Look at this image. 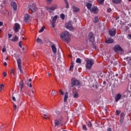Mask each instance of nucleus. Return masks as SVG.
<instances>
[{
    "mask_svg": "<svg viewBox=\"0 0 131 131\" xmlns=\"http://www.w3.org/2000/svg\"><path fill=\"white\" fill-rule=\"evenodd\" d=\"M71 35L69 34V32L64 31L61 33L60 38L63 41H67L68 42L70 40Z\"/></svg>",
    "mask_w": 131,
    "mask_h": 131,
    "instance_id": "nucleus-1",
    "label": "nucleus"
},
{
    "mask_svg": "<svg viewBox=\"0 0 131 131\" xmlns=\"http://www.w3.org/2000/svg\"><path fill=\"white\" fill-rule=\"evenodd\" d=\"M85 62L86 63L85 66L86 68L89 70H91V69H92L93 65H94V64L95 63L94 60H93V59H86Z\"/></svg>",
    "mask_w": 131,
    "mask_h": 131,
    "instance_id": "nucleus-2",
    "label": "nucleus"
},
{
    "mask_svg": "<svg viewBox=\"0 0 131 131\" xmlns=\"http://www.w3.org/2000/svg\"><path fill=\"white\" fill-rule=\"evenodd\" d=\"M88 39L93 43V42H95V35L93 32H90L88 35Z\"/></svg>",
    "mask_w": 131,
    "mask_h": 131,
    "instance_id": "nucleus-3",
    "label": "nucleus"
},
{
    "mask_svg": "<svg viewBox=\"0 0 131 131\" xmlns=\"http://www.w3.org/2000/svg\"><path fill=\"white\" fill-rule=\"evenodd\" d=\"M80 82L76 79L73 78L72 79V86H77L80 84Z\"/></svg>",
    "mask_w": 131,
    "mask_h": 131,
    "instance_id": "nucleus-4",
    "label": "nucleus"
},
{
    "mask_svg": "<svg viewBox=\"0 0 131 131\" xmlns=\"http://www.w3.org/2000/svg\"><path fill=\"white\" fill-rule=\"evenodd\" d=\"M57 19H58V15H55L53 17L52 20L51 21V24L53 27V28H55L56 25V21H57Z\"/></svg>",
    "mask_w": 131,
    "mask_h": 131,
    "instance_id": "nucleus-5",
    "label": "nucleus"
},
{
    "mask_svg": "<svg viewBox=\"0 0 131 131\" xmlns=\"http://www.w3.org/2000/svg\"><path fill=\"white\" fill-rule=\"evenodd\" d=\"M29 9L34 12L36 10V6H35V4L33 3H30L29 5Z\"/></svg>",
    "mask_w": 131,
    "mask_h": 131,
    "instance_id": "nucleus-6",
    "label": "nucleus"
},
{
    "mask_svg": "<svg viewBox=\"0 0 131 131\" xmlns=\"http://www.w3.org/2000/svg\"><path fill=\"white\" fill-rule=\"evenodd\" d=\"M21 27L20 26V25H19V24L18 23H16L14 25V27L13 28V30L14 31V32L17 33L18 32V31H19V30H20Z\"/></svg>",
    "mask_w": 131,
    "mask_h": 131,
    "instance_id": "nucleus-7",
    "label": "nucleus"
},
{
    "mask_svg": "<svg viewBox=\"0 0 131 131\" xmlns=\"http://www.w3.org/2000/svg\"><path fill=\"white\" fill-rule=\"evenodd\" d=\"M114 50L116 53H118V52H121L122 51V49L119 45L115 46Z\"/></svg>",
    "mask_w": 131,
    "mask_h": 131,
    "instance_id": "nucleus-8",
    "label": "nucleus"
},
{
    "mask_svg": "<svg viewBox=\"0 0 131 131\" xmlns=\"http://www.w3.org/2000/svg\"><path fill=\"white\" fill-rule=\"evenodd\" d=\"M110 36H115L116 34V29H112L108 31Z\"/></svg>",
    "mask_w": 131,
    "mask_h": 131,
    "instance_id": "nucleus-9",
    "label": "nucleus"
},
{
    "mask_svg": "<svg viewBox=\"0 0 131 131\" xmlns=\"http://www.w3.org/2000/svg\"><path fill=\"white\" fill-rule=\"evenodd\" d=\"M67 28L69 30H73V27H72V21H69L67 24Z\"/></svg>",
    "mask_w": 131,
    "mask_h": 131,
    "instance_id": "nucleus-10",
    "label": "nucleus"
},
{
    "mask_svg": "<svg viewBox=\"0 0 131 131\" xmlns=\"http://www.w3.org/2000/svg\"><path fill=\"white\" fill-rule=\"evenodd\" d=\"M90 12L91 13H94V14H98V12H99L98 7L95 6L94 7L91 8V9H90Z\"/></svg>",
    "mask_w": 131,
    "mask_h": 131,
    "instance_id": "nucleus-11",
    "label": "nucleus"
},
{
    "mask_svg": "<svg viewBox=\"0 0 131 131\" xmlns=\"http://www.w3.org/2000/svg\"><path fill=\"white\" fill-rule=\"evenodd\" d=\"M11 6L12 9L14 11H17V3H16L14 2H12L11 3Z\"/></svg>",
    "mask_w": 131,
    "mask_h": 131,
    "instance_id": "nucleus-12",
    "label": "nucleus"
},
{
    "mask_svg": "<svg viewBox=\"0 0 131 131\" xmlns=\"http://www.w3.org/2000/svg\"><path fill=\"white\" fill-rule=\"evenodd\" d=\"M116 102H118L120 99H121V94H118L115 97Z\"/></svg>",
    "mask_w": 131,
    "mask_h": 131,
    "instance_id": "nucleus-13",
    "label": "nucleus"
},
{
    "mask_svg": "<svg viewBox=\"0 0 131 131\" xmlns=\"http://www.w3.org/2000/svg\"><path fill=\"white\" fill-rule=\"evenodd\" d=\"M29 19H30V16L28 14H25L24 17L25 22H29Z\"/></svg>",
    "mask_w": 131,
    "mask_h": 131,
    "instance_id": "nucleus-14",
    "label": "nucleus"
},
{
    "mask_svg": "<svg viewBox=\"0 0 131 131\" xmlns=\"http://www.w3.org/2000/svg\"><path fill=\"white\" fill-rule=\"evenodd\" d=\"M125 94L126 97H128V96L131 97L130 90H129V89H127V90L125 92Z\"/></svg>",
    "mask_w": 131,
    "mask_h": 131,
    "instance_id": "nucleus-15",
    "label": "nucleus"
},
{
    "mask_svg": "<svg viewBox=\"0 0 131 131\" xmlns=\"http://www.w3.org/2000/svg\"><path fill=\"white\" fill-rule=\"evenodd\" d=\"M72 8H73V12H74V13H77V12H79L80 11L79 8L75 7V6H73Z\"/></svg>",
    "mask_w": 131,
    "mask_h": 131,
    "instance_id": "nucleus-16",
    "label": "nucleus"
},
{
    "mask_svg": "<svg viewBox=\"0 0 131 131\" xmlns=\"http://www.w3.org/2000/svg\"><path fill=\"white\" fill-rule=\"evenodd\" d=\"M114 41V40H113L112 38H110L105 40L106 43H113Z\"/></svg>",
    "mask_w": 131,
    "mask_h": 131,
    "instance_id": "nucleus-17",
    "label": "nucleus"
},
{
    "mask_svg": "<svg viewBox=\"0 0 131 131\" xmlns=\"http://www.w3.org/2000/svg\"><path fill=\"white\" fill-rule=\"evenodd\" d=\"M19 86L20 88V91L22 92V90H23V86H24V82L23 81H21L19 83Z\"/></svg>",
    "mask_w": 131,
    "mask_h": 131,
    "instance_id": "nucleus-18",
    "label": "nucleus"
},
{
    "mask_svg": "<svg viewBox=\"0 0 131 131\" xmlns=\"http://www.w3.org/2000/svg\"><path fill=\"white\" fill-rule=\"evenodd\" d=\"M68 99V92H66L64 94L63 102L64 103H66L67 102V100Z\"/></svg>",
    "mask_w": 131,
    "mask_h": 131,
    "instance_id": "nucleus-19",
    "label": "nucleus"
},
{
    "mask_svg": "<svg viewBox=\"0 0 131 131\" xmlns=\"http://www.w3.org/2000/svg\"><path fill=\"white\" fill-rule=\"evenodd\" d=\"M62 121L61 120H56L55 121V126H58L61 123Z\"/></svg>",
    "mask_w": 131,
    "mask_h": 131,
    "instance_id": "nucleus-20",
    "label": "nucleus"
},
{
    "mask_svg": "<svg viewBox=\"0 0 131 131\" xmlns=\"http://www.w3.org/2000/svg\"><path fill=\"white\" fill-rule=\"evenodd\" d=\"M51 48L52 50V51L53 52V53L54 54H56V53H57V48H56V46H55V45H53L51 46Z\"/></svg>",
    "mask_w": 131,
    "mask_h": 131,
    "instance_id": "nucleus-21",
    "label": "nucleus"
},
{
    "mask_svg": "<svg viewBox=\"0 0 131 131\" xmlns=\"http://www.w3.org/2000/svg\"><path fill=\"white\" fill-rule=\"evenodd\" d=\"M10 74L11 77H16V75H15V73L14 72V70H13V69H11L10 70Z\"/></svg>",
    "mask_w": 131,
    "mask_h": 131,
    "instance_id": "nucleus-22",
    "label": "nucleus"
},
{
    "mask_svg": "<svg viewBox=\"0 0 131 131\" xmlns=\"http://www.w3.org/2000/svg\"><path fill=\"white\" fill-rule=\"evenodd\" d=\"M17 63L18 68L21 67V59H20V58L17 59Z\"/></svg>",
    "mask_w": 131,
    "mask_h": 131,
    "instance_id": "nucleus-23",
    "label": "nucleus"
},
{
    "mask_svg": "<svg viewBox=\"0 0 131 131\" xmlns=\"http://www.w3.org/2000/svg\"><path fill=\"white\" fill-rule=\"evenodd\" d=\"M19 39V37H18L17 36H15L12 39H11V41H17Z\"/></svg>",
    "mask_w": 131,
    "mask_h": 131,
    "instance_id": "nucleus-24",
    "label": "nucleus"
},
{
    "mask_svg": "<svg viewBox=\"0 0 131 131\" xmlns=\"http://www.w3.org/2000/svg\"><path fill=\"white\" fill-rule=\"evenodd\" d=\"M92 4L91 3H87L86 5V7L88 8V10H91L92 9Z\"/></svg>",
    "mask_w": 131,
    "mask_h": 131,
    "instance_id": "nucleus-25",
    "label": "nucleus"
},
{
    "mask_svg": "<svg viewBox=\"0 0 131 131\" xmlns=\"http://www.w3.org/2000/svg\"><path fill=\"white\" fill-rule=\"evenodd\" d=\"M112 2L114 4L117 5V4H120L121 0H112Z\"/></svg>",
    "mask_w": 131,
    "mask_h": 131,
    "instance_id": "nucleus-26",
    "label": "nucleus"
},
{
    "mask_svg": "<svg viewBox=\"0 0 131 131\" xmlns=\"http://www.w3.org/2000/svg\"><path fill=\"white\" fill-rule=\"evenodd\" d=\"M47 10H48L50 13H52L53 11H55V10L53 9L52 7L47 8Z\"/></svg>",
    "mask_w": 131,
    "mask_h": 131,
    "instance_id": "nucleus-27",
    "label": "nucleus"
},
{
    "mask_svg": "<svg viewBox=\"0 0 131 131\" xmlns=\"http://www.w3.org/2000/svg\"><path fill=\"white\" fill-rule=\"evenodd\" d=\"M99 22V17L96 16L94 18V23H98Z\"/></svg>",
    "mask_w": 131,
    "mask_h": 131,
    "instance_id": "nucleus-28",
    "label": "nucleus"
},
{
    "mask_svg": "<svg viewBox=\"0 0 131 131\" xmlns=\"http://www.w3.org/2000/svg\"><path fill=\"white\" fill-rule=\"evenodd\" d=\"M5 85L4 84H1L0 85V92L2 93L3 92V88H4Z\"/></svg>",
    "mask_w": 131,
    "mask_h": 131,
    "instance_id": "nucleus-29",
    "label": "nucleus"
},
{
    "mask_svg": "<svg viewBox=\"0 0 131 131\" xmlns=\"http://www.w3.org/2000/svg\"><path fill=\"white\" fill-rule=\"evenodd\" d=\"M97 2L100 4V5H102V4H104L105 0H97Z\"/></svg>",
    "mask_w": 131,
    "mask_h": 131,
    "instance_id": "nucleus-30",
    "label": "nucleus"
},
{
    "mask_svg": "<svg viewBox=\"0 0 131 131\" xmlns=\"http://www.w3.org/2000/svg\"><path fill=\"white\" fill-rule=\"evenodd\" d=\"M64 2L66 5V8L68 9V8H69V4L68 3V2L67 1V0H64Z\"/></svg>",
    "mask_w": 131,
    "mask_h": 131,
    "instance_id": "nucleus-31",
    "label": "nucleus"
},
{
    "mask_svg": "<svg viewBox=\"0 0 131 131\" xmlns=\"http://www.w3.org/2000/svg\"><path fill=\"white\" fill-rule=\"evenodd\" d=\"M43 116H46V117H43V118H45V119H49V114H43Z\"/></svg>",
    "mask_w": 131,
    "mask_h": 131,
    "instance_id": "nucleus-32",
    "label": "nucleus"
},
{
    "mask_svg": "<svg viewBox=\"0 0 131 131\" xmlns=\"http://www.w3.org/2000/svg\"><path fill=\"white\" fill-rule=\"evenodd\" d=\"M52 7L54 10H56V8H58V5L53 4Z\"/></svg>",
    "mask_w": 131,
    "mask_h": 131,
    "instance_id": "nucleus-33",
    "label": "nucleus"
},
{
    "mask_svg": "<svg viewBox=\"0 0 131 131\" xmlns=\"http://www.w3.org/2000/svg\"><path fill=\"white\" fill-rule=\"evenodd\" d=\"M86 123L89 127H92V122H91V121H88Z\"/></svg>",
    "mask_w": 131,
    "mask_h": 131,
    "instance_id": "nucleus-34",
    "label": "nucleus"
},
{
    "mask_svg": "<svg viewBox=\"0 0 131 131\" xmlns=\"http://www.w3.org/2000/svg\"><path fill=\"white\" fill-rule=\"evenodd\" d=\"M76 63H78L79 64H80V63H81V59H80V58H77L76 60Z\"/></svg>",
    "mask_w": 131,
    "mask_h": 131,
    "instance_id": "nucleus-35",
    "label": "nucleus"
},
{
    "mask_svg": "<svg viewBox=\"0 0 131 131\" xmlns=\"http://www.w3.org/2000/svg\"><path fill=\"white\" fill-rule=\"evenodd\" d=\"M56 94H57V92H56V90H52V92H51V95L52 96H55V95H56Z\"/></svg>",
    "mask_w": 131,
    "mask_h": 131,
    "instance_id": "nucleus-36",
    "label": "nucleus"
},
{
    "mask_svg": "<svg viewBox=\"0 0 131 131\" xmlns=\"http://www.w3.org/2000/svg\"><path fill=\"white\" fill-rule=\"evenodd\" d=\"M36 41H37V42H39V43H42V40L39 38H37Z\"/></svg>",
    "mask_w": 131,
    "mask_h": 131,
    "instance_id": "nucleus-37",
    "label": "nucleus"
},
{
    "mask_svg": "<svg viewBox=\"0 0 131 131\" xmlns=\"http://www.w3.org/2000/svg\"><path fill=\"white\" fill-rule=\"evenodd\" d=\"M60 18H61V19H62V20H64V19H65V15H64V14H63V13L61 14Z\"/></svg>",
    "mask_w": 131,
    "mask_h": 131,
    "instance_id": "nucleus-38",
    "label": "nucleus"
},
{
    "mask_svg": "<svg viewBox=\"0 0 131 131\" xmlns=\"http://www.w3.org/2000/svg\"><path fill=\"white\" fill-rule=\"evenodd\" d=\"M53 2V0H46V3L48 5H51V3Z\"/></svg>",
    "mask_w": 131,
    "mask_h": 131,
    "instance_id": "nucleus-39",
    "label": "nucleus"
},
{
    "mask_svg": "<svg viewBox=\"0 0 131 131\" xmlns=\"http://www.w3.org/2000/svg\"><path fill=\"white\" fill-rule=\"evenodd\" d=\"M74 98H78L79 97L78 93H76L73 94Z\"/></svg>",
    "mask_w": 131,
    "mask_h": 131,
    "instance_id": "nucleus-40",
    "label": "nucleus"
},
{
    "mask_svg": "<svg viewBox=\"0 0 131 131\" xmlns=\"http://www.w3.org/2000/svg\"><path fill=\"white\" fill-rule=\"evenodd\" d=\"M45 30V27H42L41 29L39 31V32L41 33Z\"/></svg>",
    "mask_w": 131,
    "mask_h": 131,
    "instance_id": "nucleus-41",
    "label": "nucleus"
},
{
    "mask_svg": "<svg viewBox=\"0 0 131 131\" xmlns=\"http://www.w3.org/2000/svg\"><path fill=\"white\" fill-rule=\"evenodd\" d=\"M18 68V69H19V70L20 73H23V71L22 70V67H19V68Z\"/></svg>",
    "mask_w": 131,
    "mask_h": 131,
    "instance_id": "nucleus-42",
    "label": "nucleus"
},
{
    "mask_svg": "<svg viewBox=\"0 0 131 131\" xmlns=\"http://www.w3.org/2000/svg\"><path fill=\"white\" fill-rule=\"evenodd\" d=\"M18 46L20 48H22V41H20L18 43Z\"/></svg>",
    "mask_w": 131,
    "mask_h": 131,
    "instance_id": "nucleus-43",
    "label": "nucleus"
},
{
    "mask_svg": "<svg viewBox=\"0 0 131 131\" xmlns=\"http://www.w3.org/2000/svg\"><path fill=\"white\" fill-rule=\"evenodd\" d=\"M82 128L84 130H86L88 129L86 128V126L85 125H83Z\"/></svg>",
    "mask_w": 131,
    "mask_h": 131,
    "instance_id": "nucleus-44",
    "label": "nucleus"
},
{
    "mask_svg": "<svg viewBox=\"0 0 131 131\" xmlns=\"http://www.w3.org/2000/svg\"><path fill=\"white\" fill-rule=\"evenodd\" d=\"M59 93H60V95H61L62 96H63V95H64V92L63 91H62V90H59Z\"/></svg>",
    "mask_w": 131,
    "mask_h": 131,
    "instance_id": "nucleus-45",
    "label": "nucleus"
},
{
    "mask_svg": "<svg viewBox=\"0 0 131 131\" xmlns=\"http://www.w3.org/2000/svg\"><path fill=\"white\" fill-rule=\"evenodd\" d=\"M124 114L123 113H121L120 114V117L121 118H124Z\"/></svg>",
    "mask_w": 131,
    "mask_h": 131,
    "instance_id": "nucleus-46",
    "label": "nucleus"
},
{
    "mask_svg": "<svg viewBox=\"0 0 131 131\" xmlns=\"http://www.w3.org/2000/svg\"><path fill=\"white\" fill-rule=\"evenodd\" d=\"M116 113L117 115H119V114L120 113V111L117 110Z\"/></svg>",
    "mask_w": 131,
    "mask_h": 131,
    "instance_id": "nucleus-47",
    "label": "nucleus"
},
{
    "mask_svg": "<svg viewBox=\"0 0 131 131\" xmlns=\"http://www.w3.org/2000/svg\"><path fill=\"white\" fill-rule=\"evenodd\" d=\"M124 119V118H121V117H120V122H123Z\"/></svg>",
    "mask_w": 131,
    "mask_h": 131,
    "instance_id": "nucleus-48",
    "label": "nucleus"
},
{
    "mask_svg": "<svg viewBox=\"0 0 131 131\" xmlns=\"http://www.w3.org/2000/svg\"><path fill=\"white\" fill-rule=\"evenodd\" d=\"M107 11L108 13H111V11H112V9H111V8H108Z\"/></svg>",
    "mask_w": 131,
    "mask_h": 131,
    "instance_id": "nucleus-49",
    "label": "nucleus"
},
{
    "mask_svg": "<svg viewBox=\"0 0 131 131\" xmlns=\"http://www.w3.org/2000/svg\"><path fill=\"white\" fill-rule=\"evenodd\" d=\"M6 51H7V49H6V48H3L2 49V52L3 53H5V52H6Z\"/></svg>",
    "mask_w": 131,
    "mask_h": 131,
    "instance_id": "nucleus-50",
    "label": "nucleus"
},
{
    "mask_svg": "<svg viewBox=\"0 0 131 131\" xmlns=\"http://www.w3.org/2000/svg\"><path fill=\"white\" fill-rule=\"evenodd\" d=\"M74 66H73V64H72L70 67V70L71 71L72 70V69L73 68Z\"/></svg>",
    "mask_w": 131,
    "mask_h": 131,
    "instance_id": "nucleus-51",
    "label": "nucleus"
},
{
    "mask_svg": "<svg viewBox=\"0 0 131 131\" xmlns=\"http://www.w3.org/2000/svg\"><path fill=\"white\" fill-rule=\"evenodd\" d=\"M12 100L14 102H16V98L14 96H12Z\"/></svg>",
    "mask_w": 131,
    "mask_h": 131,
    "instance_id": "nucleus-52",
    "label": "nucleus"
},
{
    "mask_svg": "<svg viewBox=\"0 0 131 131\" xmlns=\"http://www.w3.org/2000/svg\"><path fill=\"white\" fill-rule=\"evenodd\" d=\"M13 107L14 108V110H16V108H17V105L15 104H13Z\"/></svg>",
    "mask_w": 131,
    "mask_h": 131,
    "instance_id": "nucleus-53",
    "label": "nucleus"
},
{
    "mask_svg": "<svg viewBox=\"0 0 131 131\" xmlns=\"http://www.w3.org/2000/svg\"><path fill=\"white\" fill-rule=\"evenodd\" d=\"M12 37V34H8V38H11Z\"/></svg>",
    "mask_w": 131,
    "mask_h": 131,
    "instance_id": "nucleus-54",
    "label": "nucleus"
},
{
    "mask_svg": "<svg viewBox=\"0 0 131 131\" xmlns=\"http://www.w3.org/2000/svg\"><path fill=\"white\" fill-rule=\"evenodd\" d=\"M92 48L93 49H96V46H95V45H94V42L92 43Z\"/></svg>",
    "mask_w": 131,
    "mask_h": 131,
    "instance_id": "nucleus-55",
    "label": "nucleus"
},
{
    "mask_svg": "<svg viewBox=\"0 0 131 131\" xmlns=\"http://www.w3.org/2000/svg\"><path fill=\"white\" fill-rule=\"evenodd\" d=\"M3 75H4V77H6V76H7V73L6 72H4L3 73Z\"/></svg>",
    "mask_w": 131,
    "mask_h": 131,
    "instance_id": "nucleus-56",
    "label": "nucleus"
},
{
    "mask_svg": "<svg viewBox=\"0 0 131 131\" xmlns=\"http://www.w3.org/2000/svg\"><path fill=\"white\" fill-rule=\"evenodd\" d=\"M27 85L28 86V85H29V86H30V88H32V85H31V83H28V84H27Z\"/></svg>",
    "mask_w": 131,
    "mask_h": 131,
    "instance_id": "nucleus-57",
    "label": "nucleus"
},
{
    "mask_svg": "<svg viewBox=\"0 0 131 131\" xmlns=\"http://www.w3.org/2000/svg\"><path fill=\"white\" fill-rule=\"evenodd\" d=\"M107 131H112V130L111 129V128H107Z\"/></svg>",
    "mask_w": 131,
    "mask_h": 131,
    "instance_id": "nucleus-58",
    "label": "nucleus"
},
{
    "mask_svg": "<svg viewBox=\"0 0 131 131\" xmlns=\"http://www.w3.org/2000/svg\"><path fill=\"white\" fill-rule=\"evenodd\" d=\"M3 22L0 21V26H3Z\"/></svg>",
    "mask_w": 131,
    "mask_h": 131,
    "instance_id": "nucleus-59",
    "label": "nucleus"
},
{
    "mask_svg": "<svg viewBox=\"0 0 131 131\" xmlns=\"http://www.w3.org/2000/svg\"><path fill=\"white\" fill-rule=\"evenodd\" d=\"M4 66H7V62H4Z\"/></svg>",
    "mask_w": 131,
    "mask_h": 131,
    "instance_id": "nucleus-60",
    "label": "nucleus"
},
{
    "mask_svg": "<svg viewBox=\"0 0 131 131\" xmlns=\"http://www.w3.org/2000/svg\"><path fill=\"white\" fill-rule=\"evenodd\" d=\"M119 19V16H117L116 18V20H118Z\"/></svg>",
    "mask_w": 131,
    "mask_h": 131,
    "instance_id": "nucleus-61",
    "label": "nucleus"
},
{
    "mask_svg": "<svg viewBox=\"0 0 131 131\" xmlns=\"http://www.w3.org/2000/svg\"><path fill=\"white\" fill-rule=\"evenodd\" d=\"M128 37H129V38H131V35L130 34H128Z\"/></svg>",
    "mask_w": 131,
    "mask_h": 131,
    "instance_id": "nucleus-62",
    "label": "nucleus"
},
{
    "mask_svg": "<svg viewBox=\"0 0 131 131\" xmlns=\"http://www.w3.org/2000/svg\"><path fill=\"white\" fill-rule=\"evenodd\" d=\"M48 76H51V74L50 73H48Z\"/></svg>",
    "mask_w": 131,
    "mask_h": 131,
    "instance_id": "nucleus-63",
    "label": "nucleus"
},
{
    "mask_svg": "<svg viewBox=\"0 0 131 131\" xmlns=\"http://www.w3.org/2000/svg\"><path fill=\"white\" fill-rule=\"evenodd\" d=\"M22 39H24V37H21Z\"/></svg>",
    "mask_w": 131,
    "mask_h": 131,
    "instance_id": "nucleus-64",
    "label": "nucleus"
}]
</instances>
